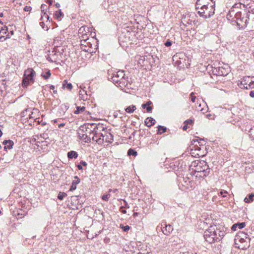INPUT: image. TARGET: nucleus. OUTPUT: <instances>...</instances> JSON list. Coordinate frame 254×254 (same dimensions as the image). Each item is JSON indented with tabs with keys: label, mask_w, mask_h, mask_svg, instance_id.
I'll return each mask as SVG.
<instances>
[{
	"label": "nucleus",
	"mask_w": 254,
	"mask_h": 254,
	"mask_svg": "<svg viewBox=\"0 0 254 254\" xmlns=\"http://www.w3.org/2000/svg\"><path fill=\"white\" fill-rule=\"evenodd\" d=\"M127 77L125 76V74L123 70H119L113 73L111 79L113 82L116 84L117 86L121 88L127 87L128 86Z\"/></svg>",
	"instance_id": "nucleus-1"
},
{
	"label": "nucleus",
	"mask_w": 254,
	"mask_h": 254,
	"mask_svg": "<svg viewBox=\"0 0 254 254\" xmlns=\"http://www.w3.org/2000/svg\"><path fill=\"white\" fill-rule=\"evenodd\" d=\"M35 74V71L32 68L27 69L24 72L22 83V86L26 87L30 84L33 83L34 82V76Z\"/></svg>",
	"instance_id": "nucleus-2"
},
{
	"label": "nucleus",
	"mask_w": 254,
	"mask_h": 254,
	"mask_svg": "<svg viewBox=\"0 0 254 254\" xmlns=\"http://www.w3.org/2000/svg\"><path fill=\"white\" fill-rule=\"evenodd\" d=\"M215 10V4H213V5L206 6V7L197 9V13L200 17L207 19L214 15Z\"/></svg>",
	"instance_id": "nucleus-3"
},
{
	"label": "nucleus",
	"mask_w": 254,
	"mask_h": 254,
	"mask_svg": "<svg viewBox=\"0 0 254 254\" xmlns=\"http://www.w3.org/2000/svg\"><path fill=\"white\" fill-rule=\"evenodd\" d=\"M239 86L242 89H252L254 88V77L245 76L242 79Z\"/></svg>",
	"instance_id": "nucleus-4"
},
{
	"label": "nucleus",
	"mask_w": 254,
	"mask_h": 254,
	"mask_svg": "<svg viewBox=\"0 0 254 254\" xmlns=\"http://www.w3.org/2000/svg\"><path fill=\"white\" fill-rule=\"evenodd\" d=\"M88 130L87 125H86L81 126L78 130V138L86 143L90 142V137H87V133H91V131H89Z\"/></svg>",
	"instance_id": "nucleus-5"
},
{
	"label": "nucleus",
	"mask_w": 254,
	"mask_h": 254,
	"mask_svg": "<svg viewBox=\"0 0 254 254\" xmlns=\"http://www.w3.org/2000/svg\"><path fill=\"white\" fill-rule=\"evenodd\" d=\"M249 20V14L248 13L242 14L241 18L236 19L235 22L237 23V25L239 28H244L246 27L248 23Z\"/></svg>",
	"instance_id": "nucleus-6"
},
{
	"label": "nucleus",
	"mask_w": 254,
	"mask_h": 254,
	"mask_svg": "<svg viewBox=\"0 0 254 254\" xmlns=\"http://www.w3.org/2000/svg\"><path fill=\"white\" fill-rule=\"evenodd\" d=\"M191 166H194L195 167V169H194V172L203 171V168H204V166L207 167V170H210L208 165L207 164V163L204 161H195L192 162Z\"/></svg>",
	"instance_id": "nucleus-7"
},
{
	"label": "nucleus",
	"mask_w": 254,
	"mask_h": 254,
	"mask_svg": "<svg viewBox=\"0 0 254 254\" xmlns=\"http://www.w3.org/2000/svg\"><path fill=\"white\" fill-rule=\"evenodd\" d=\"M213 4H215V1L214 0H197L195 5L196 9L197 10L201 9L213 5Z\"/></svg>",
	"instance_id": "nucleus-8"
},
{
	"label": "nucleus",
	"mask_w": 254,
	"mask_h": 254,
	"mask_svg": "<svg viewBox=\"0 0 254 254\" xmlns=\"http://www.w3.org/2000/svg\"><path fill=\"white\" fill-rule=\"evenodd\" d=\"M214 227H212L211 226H210L208 229H207L204 233V238L205 241L208 242L209 244H212L214 243V239L213 238V233H214Z\"/></svg>",
	"instance_id": "nucleus-9"
},
{
	"label": "nucleus",
	"mask_w": 254,
	"mask_h": 254,
	"mask_svg": "<svg viewBox=\"0 0 254 254\" xmlns=\"http://www.w3.org/2000/svg\"><path fill=\"white\" fill-rule=\"evenodd\" d=\"M87 128L88 129V131L95 133V134H97L98 131H101L104 129L103 125L96 124H87Z\"/></svg>",
	"instance_id": "nucleus-10"
},
{
	"label": "nucleus",
	"mask_w": 254,
	"mask_h": 254,
	"mask_svg": "<svg viewBox=\"0 0 254 254\" xmlns=\"http://www.w3.org/2000/svg\"><path fill=\"white\" fill-rule=\"evenodd\" d=\"M212 227H214V232L213 233V238L214 240V243L216 241H220L223 237L224 236L225 233L224 231H221L218 229L216 226H211Z\"/></svg>",
	"instance_id": "nucleus-11"
},
{
	"label": "nucleus",
	"mask_w": 254,
	"mask_h": 254,
	"mask_svg": "<svg viewBox=\"0 0 254 254\" xmlns=\"http://www.w3.org/2000/svg\"><path fill=\"white\" fill-rule=\"evenodd\" d=\"M241 16L242 13L241 12H236L234 9L231 8L227 15V18L229 20L235 22L236 19L241 18Z\"/></svg>",
	"instance_id": "nucleus-12"
},
{
	"label": "nucleus",
	"mask_w": 254,
	"mask_h": 254,
	"mask_svg": "<svg viewBox=\"0 0 254 254\" xmlns=\"http://www.w3.org/2000/svg\"><path fill=\"white\" fill-rule=\"evenodd\" d=\"M210 170H207V167L204 166L203 168V171L194 172L193 175L196 177L200 179H204L205 177L207 176L210 173Z\"/></svg>",
	"instance_id": "nucleus-13"
},
{
	"label": "nucleus",
	"mask_w": 254,
	"mask_h": 254,
	"mask_svg": "<svg viewBox=\"0 0 254 254\" xmlns=\"http://www.w3.org/2000/svg\"><path fill=\"white\" fill-rule=\"evenodd\" d=\"M212 72L218 76H225L228 73L223 67L220 66L214 68L212 69Z\"/></svg>",
	"instance_id": "nucleus-14"
},
{
	"label": "nucleus",
	"mask_w": 254,
	"mask_h": 254,
	"mask_svg": "<svg viewBox=\"0 0 254 254\" xmlns=\"http://www.w3.org/2000/svg\"><path fill=\"white\" fill-rule=\"evenodd\" d=\"M160 229H161L163 233L165 235H169L173 230V227L171 225H167L166 223L164 224V226L163 224H161Z\"/></svg>",
	"instance_id": "nucleus-15"
},
{
	"label": "nucleus",
	"mask_w": 254,
	"mask_h": 254,
	"mask_svg": "<svg viewBox=\"0 0 254 254\" xmlns=\"http://www.w3.org/2000/svg\"><path fill=\"white\" fill-rule=\"evenodd\" d=\"M47 59L50 62L55 63L58 59V55L56 54L54 51H52L51 53H50L49 55H48Z\"/></svg>",
	"instance_id": "nucleus-16"
},
{
	"label": "nucleus",
	"mask_w": 254,
	"mask_h": 254,
	"mask_svg": "<svg viewBox=\"0 0 254 254\" xmlns=\"http://www.w3.org/2000/svg\"><path fill=\"white\" fill-rule=\"evenodd\" d=\"M74 180H73L72 182V185L70 187V188L69 189V190L73 191L76 189V185L78 184L80 182V180L77 176L74 177Z\"/></svg>",
	"instance_id": "nucleus-17"
},
{
	"label": "nucleus",
	"mask_w": 254,
	"mask_h": 254,
	"mask_svg": "<svg viewBox=\"0 0 254 254\" xmlns=\"http://www.w3.org/2000/svg\"><path fill=\"white\" fill-rule=\"evenodd\" d=\"M155 120L151 117H148L145 119L144 122L145 125L148 127H150L155 125Z\"/></svg>",
	"instance_id": "nucleus-18"
},
{
	"label": "nucleus",
	"mask_w": 254,
	"mask_h": 254,
	"mask_svg": "<svg viewBox=\"0 0 254 254\" xmlns=\"http://www.w3.org/2000/svg\"><path fill=\"white\" fill-rule=\"evenodd\" d=\"M3 144L4 145V149H10L12 148L14 144L13 142L11 140H5L3 142Z\"/></svg>",
	"instance_id": "nucleus-19"
},
{
	"label": "nucleus",
	"mask_w": 254,
	"mask_h": 254,
	"mask_svg": "<svg viewBox=\"0 0 254 254\" xmlns=\"http://www.w3.org/2000/svg\"><path fill=\"white\" fill-rule=\"evenodd\" d=\"M246 226V223L245 222L238 223L234 224L231 227V229L233 231H236L237 228L242 229Z\"/></svg>",
	"instance_id": "nucleus-20"
},
{
	"label": "nucleus",
	"mask_w": 254,
	"mask_h": 254,
	"mask_svg": "<svg viewBox=\"0 0 254 254\" xmlns=\"http://www.w3.org/2000/svg\"><path fill=\"white\" fill-rule=\"evenodd\" d=\"M67 157L68 159H76L78 157V153L75 151H70L67 153Z\"/></svg>",
	"instance_id": "nucleus-21"
},
{
	"label": "nucleus",
	"mask_w": 254,
	"mask_h": 254,
	"mask_svg": "<svg viewBox=\"0 0 254 254\" xmlns=\"http://www.w3.org/2000/svg\"><path fill=\"white\" fill-rule=\"evenodd\" d=\"M63 88H66L68 90L71 91L72 88V85L71 83H67V81L64 80L63 84Z\"/></svg>",
	"instance_id": "nucleus-22"
},
{
	"label": "nucleus",
	"mask_w": 254,
	"mask_h": 254,
	"mask_svg": "<svg viewBox=\"0 0 254 254\" xmlns=\"http://www.w3.org/2000/svg\"><path fill=\"white\" fill-rule=\"evenodd\" d=\"M158 130H157V134H161L165 132L166 131L167 128L164 126H158Z\"/></svg>",
	"instance_id": "nucleus-23"
},
{
	"label": "nucleus",
	"mask_w": 254,
	"mask_h": 254,
	"mask_svg": "<svg viewBox=\"0 0 254 254\" xmlns=\"http://www.w3.org/2000/svg\"><path fill=\"white\" fill-rule=\"evenodd\" d=\"M136 110V107L134 105H131L127 107L125 110L128 113H132Z\"/></svg>",
	"instance_id": "nucleus-24"
},
{
	"label": "nucleus",
	"mask_w": 254,
	"mask_h": 254,
	"mask_svg": "<svg viewBox=\"0 0 254 254\" xmlns=\"http://www.w3.org/2000/svg\"><path fill=\"white\" fill-rule=\"evenodd\" d=\"M76 110L74 112V113L75 114H80L81 112H83L85 109V107H80V106H77V107H76Z\"/></svg>",
	"instance_id": "nucleus-25"
},
{
	"label": "nucleus",
	"mask_w": 254,
	"mask_h": 254,
	"mask_svg": "<svg viewBox=\"0 0 254 254\" xmlns=\"http://www.w3.org/2000/svg\"><path fill=\"white\" fill-rule=\"evenodd\" d=\"M254 197V193H251L249 195V198L246 197L244 199V201L246 203H249L253 200V197Z\"/></svg>",
	"instance_id": "nucleus-26"
},
{
	"label": "nucleus",
	"mask_w": 254,
	"mask_h": 254,
	"mask_svg": "<svg viewBox=\"0 0 254 254\" xmlns=\"http://www.w3.org/2000/svg\"><path fill=\"white\" fill-rule=\"evenodd\" d=\"M63 15V14L61 9H59V10L56 11L55 14V16L56 18L58 20L61 19V17Z\"/></svg>",
	"instance_id": "nucleus-27"
},
{
	"label": "nucleus",
	"mask_w": 254,
	"mask_h": 254,
	"mask_svg": "<svg viewBox=\"0 0 254 254\" xmlns=\"http://www.w3.org/2000/svg\"><path fill=\"white\" fill-rule=\"evenodd\" d=\"M127 154L129 156L132 155L134 156H136L137 154V153L133 149L130 148L127 151Z\"/></svg>",
	"instance_id": "nucleus-28"
},
{
	"label": "nucleus",
	"mask_w": 254,
	"mask_h": 254,
	"mask_svg": "<svg viewBox=\"0 0 254 254\" xmlns=\"http://www.w3.org/2000/svg\"><path fill=\"white\" fill-rule=\"evenodd\" d=\"M87 165V164L86 162L84 161H81L80 162V164L77 165V167L79 170L82 169V166L86 167Z\"/></svg>",
	"instance_id": "nucleus-29"
},
{
	"label": "nucleus",
	"mask_w": 254,
	"mask_h": 254,
	"mask_svg": "<svg viewBox=\"0 0 254 254\" xmlns=\"http://www.w3.org/2000/svg\"><path fill=\"white\" fill-rule=\"evenodd\" d=\"M113 141V135L111 133H109V134L107 135V137L106 138V141L107 142L111 143Z\"/></svg>",
	"instance_id": "nucleus-30"
},
{
	"label": "nucleus",
	"mask_w": 254,
	"mask_h": 254,
	"mask_svg": "<svg viewBox=\"0 0 254 254\" xmlns=\"http://www.w3.org/2000/svg\"><path fill=\"white\" fill-rule=\"evenodd\" d=\"M51 75V73L50 70H48V71H47L46 72L45 74H42L41 75V76L43 77L44 79L46 80L50 77Z\"/></svg>",
	"instance_id": "nucleus-31"
},
{
	"label": "nucleus",
	"mask_w": 254,
	"mask_h": 254,
	"mask_svg": "<svg viewBox=\"0 0 254 254\" xmlns=\"http://www.w3.org/2000/svg\"><path fill=\"white\" fill-rule=\"evenodd\" d=\"M120 227L121 228H122L123 229V230L124 232H127L130 229V227L128 225L124 226V225H123V224H120Z\"/></svg>",
	"instance_id": "nucleus-32"
},
{
	"label": "nucleus",
	"mask_w": 254,
	"mask_h": 254,
	"mask_svg": "<svg viewBox=\"0 0 254 254\" xmlns=\"http://www.w3.org/2000/svg\"><path fill=\"white\" fill-rule=\"evenodd\" d=\"M92 140L96 141L98 144L102 143L103 142L104 139L101 138H99L98 139H95V136H92Z\"/></svg>",
	"instance_id": "nucleus-33"
},
{
	"label": "nucleus",
	"mask_w": 254,
	"mask_h": 254,
	"mask_svg": "<svg viewBox=\"0 0 254 254\" xmlns=\"http://www.w3.org/2000/svg\"><path fill=\"white\" fill-rule=\"evenodd\" d=\"M66 195L67 194L65 192H60L58 195V198L60 200H62Z\"/></svg>",
	"instance_id": "nucleus-34"
},
{
	"label": "nucleus",
	"mask_w": 254,
	"mask_h": 254,
	"mask_svg": "<svg viewBox=\"0 0 254 254\" xmlns=\"http://www.w3.org/2000/svg\"><path fill=\"white\" fill-rule=\"evenodd\" d=\"M49 16L47 14L46 12H43L41 15V20H44L45 19L49 20Z\"/></svg>",
	"instance_id": "nucleus-35"
},
{
	"label": "nucleus",
	"mask_w": 254,
	"mask_h": 254,
	"mask_svg": "<svg viewBox=\"0 0 254 254\" xmlns=\"http://www.w3.org/2000/svg\"><path fill=\"white\" fill-rule=\"evenodd\" d=\"M241 237V236L240 235H238L237 236V238L235 239V241H237L238 240L239 242H240L242 243L245 242L246 240H245L244 238Z\"/></svg>",
	"instance_id": "nucleus-36"
},
{
	"label": "nucleus",
	"mask_w": 254,
	"mask_h": 254,
	"mask_svg": "<svg viewBox=\"0 0 254 254\" xmlns=\"http://www.w3.org/2000/svg\"><path fill=\"white\" fill-rule=\"evenodd\" d=\"M111 195L110 193H108V194H104L102 197V198L103 200H105V201H107L108 200L109 197H110Z\"/></svg>",
	"instance_id": "nucleus-37"
},
{
	"label": "nucleus",
	"mask_w": 254,
	"mask_h": 254,
	"mask_svg": "<svg viewBox=\"0 0 254 254\" xmlns=\"http://www.w3.org/2000/svg\"><path fill=\"white\" fill-rule=\"evenodd\" d=\"M249 132L250 135L251 136V138L254 140V127L250 129Z\"/></svg>",
	"instance_id": "nucleus-38"
},
{
	"label": "nucleus",
	"mask_w": 254,
	"mask_h": 254,
	"mask_svg": "<svg viewBox=\"0 0 254 254\" xmlns=\"http://www.w3.org/2000/svg\"><path fill=\"white\" fill-rule=\"evenodd\" d=\"M7 31V28L6 26H2L0 29V32H2L3 34H5Z\"/></svg>",
	"instance_id": "nucleus-39"
},
{
	"label": "nucleus",
	"mask_w": 254,
	"mask_h": 254,
	"mask_svg": "<svg viewBox=\"0 0 254 254\" xmlns=\"http://www.w3.org/2000/svg\"><path fill=\"white\" fill-rule=\"evenodd\" d=\"M152 104L151 101H149L147 102L145 104H143L141 105V107L143 109H145L146 107H147L148 106Z\"/></svg>",
	"instance_id": "nucleus-40"
},
{
	"label": "nucleus",
	"mask_w": 254,
	"mask_h": 254,
	"mask_svg": "<svg viewBox=\"0 0 254 254\" xmlns=\"http://www.w3.org/2000/svg\"><path fill=\"white\" fill-rule=\"evenodd\" d=\"M47 5L45 4H42L41 6V10L42 13H43V12H45V11H46L47 10Z\"/></svg>",
	"instance_id": "nucleus-41"
},
{
	"label": "nucleus",
	"mask_w": 254,
	"mask_h": 254,
	"mask_svg": "<svg viewBox=\"0 0 254 254\" xmlns=\"http://www.w3.org/2000/svg\"><path fill=\"white\" fill-rule=\"evenodd\" d=\"M193 123V121L191 119H189L185 121L184 124L188 125H192Z\"/></svg>",
	"instance_id": "nucleus-42"
},
{
	"label": "nucleus",
	"mask_w": 254,
	"mask_h": 254,
	"mask_svg": "<svg viewBox=\"0 0 254 254\" xmlns=\"http://www.w3.org/2000/svg\"><path fill=\"white\" fill-rule=\"evenodd\" d=\"M172 42L169 39H168L165 43V45L166 47H170L172 45Z\"/></svg>",
	"instance_id": "nucleus-43"
},
{
	"label": "nucleus",
	"mask_w": 254,
	"mask_h": 254,
	"mask_svg": "<svg viewBox=\"0 0 254 254\" xmlns=\"http://www.w3.org/2000/svg\"><path fill=\"white\" fill-rule=\"evenodd\" d=\"M190 97L191 98V100L192 102H195V97L194 96V93L193 92H192L190 94Z\"/></svg>",
	"instance_id": "nucleus-44"
},
{
	"label": "nucleus",
	"mask_w": 254,
	"mask_h": 254,
	"mask_svg": "<svg viewBox=\"0 0 254 254\" xmlns=\"http://www.w3.org/2000/svg\"><path fill=\"white\" fill-rule=\"evenodd\" d=\"M24 10L25 11H30L31 10V7L30 6H25Z\"/></svg>",
	"instance_id": "nucleus-45"
},
{
	"label": "nucleus",
	"mask_w": 254,
	"mask_h": 254,
	"mask_svg": "<svg viewBox=\"0 0 254 254\" xmlns=\"http://www.w3.org/2000/svg\"><path fill=\"white\" fill-rule=\"evenodd\" d=\"M147 112H151L152 110V107H151L150 105L148 106L146 108Z\"/></svg>",
	"instance_id": "nucleus-46"
},
{
	"label": "nucleus",
	"mask_w": 254,
	"mask_h": 254,
	"mask_svg": "<svg viewBox=\"0 0 254 254\" xmlns=\"http://www.w3.org/2000/svg\"><path fill=\"white\" fill-rule=\"evenodd\" d=\"M220 194L222 196V197H225L226 196V193L227 192L225 191L224 192L221 191L220 193Z\"/></svg>",
	"instance_id": "nucleus-47"
},
{
	"label": "nucleus",
	"mask_w": 254,
	"mask_h": 254,
	"mask_svg": "<svg viewBox=\"0 0 254 254\" xmlns=\"http://www.w3.org/2000/svg\"><path fill=\"white\" fill-rule=\"evenodd\" d=\"M239 235H240L241 237H243V238H246V239L247 238V234L244 233H241L239 234Z\"/></svg>",
	"instance_id": "nucleus-48"
},
{
	"label": "nucleus",
	"mask_w": 254,
	"mask_h": 254,
	"mask_svg": "<svg viewBox=\"0 0 254 254\" xmlns=\"http://www.w3.org/2000/svg\"><path fill=\"white\" fill-rule=\"evenodd\" d=\"M29 112L30 113H31V111H30V109H27L25 110V111H23L22 112V115L23 116H25V112Z\"/></svg>",
	"instance_id": "nucleus-49"
},
{
	"label": "nucleus",
	"mask_w": 254,
	"mask_h": 254,
	"mask_svg": "<svg viewBox=\"0 0 254 254\" xmlns=\"http://www.w3.org/2000/svg\"><path fill=\"white\" fill-rule=\"evenodd\" d=\"M40 25L43 29H45V24L43 21L40 22Z\"/></svg>",
	"instance_id": "nucleus-50"
},
{
	"label": "nucleus",
	"mask_w": 254,
	"mask_h": 254,
	"mask_svg": "<svg viewBox=\"0 0 254 254\" xmlns=\"http://www.w3.org/2000/svg\"><path fill=\"white\" fill-rule=\"evenodd\" d=\"M250 96L252 97V98H254V90H252L250 92Z\"/></svg>",
	"instance_id": "nucleus-51"
},
{
	"label": "nucleus",
	"mask_w": 254,
	"mask_h": 254,
	"mask_svg": "<svg viewBox=\"0 0 254 254\" xmlns=\"http://www.w3.org/2000/svg\"><path fill=\"white\" fill-rule=\"evenodd\" d=\"M123 207H124V206H121V207H120V209L121 210V212H122V213H124V214H125V213H127V211H126V210H125V209H123Z\"/></svg>",
	"instance_id": "nucleus-52"
},
{
	"label": "nucleus",
	"mask_w": 254,
	"mask_h": 254,
	"mask_svg": "<svg viewBox=\"0 0 254 254\" xmlns=\"http://www.w3.org/2000/svg\"><path fill=\"white\" fill-rule=\"evenodd\" d=\"M250 246L249 244H247L246 245H244L243 247H242V249H247V248H249Z\"/></svg>",
	"instance_id": "nucleus-53"
},
{
	"label": "nucleus",
	"mask_w": 254,
	"mask_h": 254,
	"mask_svg": "<svg viewBox=\"0 0 254 254\" xmlns=\"http://www.w3.org/2000/svg\"><path fill=\"white\" fill-rule=\"evenodd\" d=\"M6 38L4 37V36H1L0 37V41L1 42L4 41Z\"/></svg>",
	"instance_id": "nucleus-54"
},
{
	"label": "nucleus",
	"mask_w": 254,
	"mask_h": 254,
	"mask_svg": "<svg viewBox=\"0 0 254 254\" xmlns=\"http://www.w3.org/2000/svg\"><path fill=\"white\" fill-rule=\"evenodd\" d=\"M124 202L125 203V207H127V208H129V206H128L127 202L125 200H124Z\"/></svg>",
	"instance_id": "nucleus-55"
},
{
	"label": "nucleus",
	"mask_w": 254,
	"mask_h": 254,
	"mask_svg": "<svg viewBox=\"0 0 254 254\" xmlns=\"http://www.w3.org/2000/svg\"><path fill=\"white\" fill-rule=\"evenodd\" d=\"M187 128H188V125L185 124V125L183 127V129L184 130H186L187 129Z\"/></svg>",
	"instance_id": "nucleus-56"
},
{
	"label": "nucleus",
	"mask_w": 254,
	"mask_h": 254,
	"mask_svg": "<svg viewBox=\"0 0 254 254\" xmlns=\"http://www.w3.org/2000/svg\"><path fill=\"white\" fill-rule=\"evenodd\" d=\"M47 2L51 5L52 4L53 1L52 0H47Z\"/></svg>",
	"instance_id": "nucleus-57"
},
{
	"label": "nucleus",
	"mask_w": 254,
	"mask_h": 254,
	"mask_svg": "<svg viewBox=\"0 0 254 254\" xmlns=\"http://www.w3.org/2000/svg\"><path fill=\"white\" fill-rule=\"evenodd\" d=\"M93 133V132H91V133H89V135H87V137H90V142L91 141V140L92 139V136H91V134Z\"/></svg>",
	"instance_id": "nucleus-58"
},
{
	"label": "nucleus",
	"mask_w": 254,
	"mask_h": 254,
	"mask_svg": "<svg viewBox=\"0 0 254 254\" xmlns=\"http://www.w3.org/2000/svg\"><path fill=\"white\" fill-rule=\"evenodd\" d=\"M50 89L51 90H54L55 89V86L53 85L50 86Z\"/></svg>",
	"instance_id": "nucleus-59"
},
{
	"label": "nucleus",
	"mask_w": 254,
	"mask_h": 254,
	"mask_svg": "<svg viewBox=\"0 0 254 254\" xmlns=\"http://www.w3.org/2000/svg\"><path fill=\"white\" fill-rule=\"evenodd\" d=\"M64 124H63V123H62V124H59V125H58V127H60H60H64Z\"/></svg>",
	"instance_id": "nucleus-60"
},
{
	"label": "nucleus",
	"mask_w": 254,
	"mask_h": 254,
	"mask_svg": "<svg viewBox=\"0 0 254 254\" xmlns=\"http://www.w3.org/2000/svg\"><path fill=\"white\" fill-rule=\"evenodd\" d=\"M201 112H202L203 114H204L205 113V110L204 109L202 108L200 110Z\"/></svg>",
	"instance_id": "nucleus-61"
},
{
	"label": "nucleus",
	"mask_w": 254,
	"mask_h": 254,
	"mask_svg": "<svg viewBox=\"0 0 254 254\" xmlns=\"http://www.w3.org/2000/svg\"><path fill=\"white\" fill-rule=\"evenodd\" d=\"M56 6L57 8L59 7L60 6V3H57L56 4Z\"/></svg>",
	"instance_id": "nucleus-62"
},
{
	"label": "nucleus",
	"mask_w": 254,
	"mask_h": 254,
	"mask_svg": "<svg viewBox=\"0 0 254 254\" xmlns=\"http://www.w3.org/2000/svg\"><path fill=\"white\" fill-rule=\"evenodd\" d=\"M46 124V123H45V122H41V125H42V126H45Z\"/></svg>",
	"instance_id": "nucleus-63"
},
{
	"label": "nucleus",
	"mask_w": 254,
	"mask_h": 254,
	"mask_svg": "<svg viewBox=\"0 0 254 254\" xmlns=\"http://www.w3.org/2000/svg\"><path fill=\"white\" fill-rule=\"evenodd\" d=\"M3 17V14L2 12L0 13V17Z\"/></svg>",
	"instance_id": "nucleus-64"
}]
</instances>
